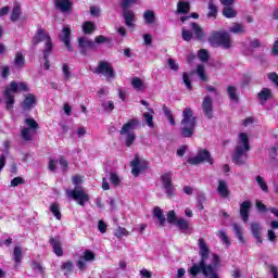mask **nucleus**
<instances>
[{"label": "nucleus", "instance_id": "6", "mask_svg": "<svg viewBox=\"0 0 278 278\" xmlns=\"http://www.w3.org/2000/svg\"><path fill=\"white\" fill-rule=\"evenodd\" d=\"M208 42L215 49L218 47L231 49V35L227 31H213L208 37Z\"/></svg>", "mask_w": 278, "mask_h": 278}, {"label": "nucleus", "instance_id": "59", "mask_svg": "<svg viewBox=\"0 0 278 278\" xmlns=\"http://www.w3.org/2000/svg\"><path fill=\"white\" fill-rule=\"evenodd\" d=\"M167 64L172 71H179V64L174 59H168Z\"/></svg>", "mask_w": 278, "mask_h": 278}, {"label": "nucleus", "instance_id": "57", "mask_svg": "<svg viewBox=\"0 0 278 278\" xmlns=\"http://www.w3.org/2000/svg\"><path fill=\"white\" fill-rule=\"evenodd\" d=\"M218 236L222 242H224V244H227V245L231 244V242L229 241V237H227V233L225 231L219 230Z\"/></svg>", "mask_w": 278, "mask_h": 278}, {"label": "nucleus", "instance_id": "11", "mask_svg": "<svg viewBox=\"0 0 278 278\" xmlns=\"http://www.w3.org/2000/svg\"><path fill=\"white\" fill-rule=\"evenodd\" d=\"M202 112L207 121H212V118H214V100H212V97H204L202 101Z\"/></svg>", "mask_w": 278, "mask_h": 278}, {"label": "nucleus", "instance_id": "20", "mask_svg": "<svg viewBox=\"0 0 278 278\" xmlns=\"http://www.w3.org/2000/svg\"><path fill=\"white\" fill-rule=\"evenodd\" d=\"M252 236L255 238L257 244H262V225L260 222H254L251 224Z\"/></svg>", "mask_w": 278, "mask_h": 278}, {"label": "nucleus", "instance_id": "36", "mask_svg": "<svg viewBox=\"0 0 278 278\" xmlns=\"http://www.w3.org/2000/svg\"><path fill=\"white\" fill-rule=\"evenodd\" d=\"M223 14L226 18H236V16H238V12L231 7H225L223 9Z\"/></svg>", "mask_w": 278, "mask_h": 278}, {"label": "nucleus", "instance_id": "60", "mask_svg": "<svg viewBox=\"0 0 278 278\" xmlns=\"http://www.w3.org/2000/svg\"><path fill=\"white\" fill-rule=\"evenodd\" d=\"M268 80L273 81V84H275L276 86H278V74L275 72H271L267 75Z\"/></svg>", "mask_w": 278, "mask_h": 278}, {"label": "nucleus", "instance_id": "40", "mask_svg": "<svg viewBox=\"0 0 278 278\" xmlns=\"http://www.w3.org/2000/svg\"><path fill=\"white\" fill-rule=\"evenodd\" d=\"M73 262L67 261L61 265V270H64V275H71L73 273Z\"/></svg>", "mask_w": 278, "mask_h": 278}, {"label": "nucleus", "instance_id": "5", "mask_svg": "<svg viewBox=\"0 0 278 278\" xmlns=\"http://www.w3.org/2000/svg\"><path fill=\"white\" fill-rule=\"evenodd\" d=\"M21 90H24V92H27L29 88L25 83H16L12 81L9 87L4 90V99L7 104V110L9 112H12V109L14 108V94L12 92H21Z\"/></svg>", "mask_w": 278, "mask_h": 278}, {"label": "nucleus", "instance_id": "44", "mask_svg": "<svg viewBox=\"0 0 278 278\" xmlns=\"http://www.w3.org/2000/svg\"><path fill=\"white\" fill-rule=\"evenodd\" d=\"M138 3V0H122L121 1V8L122 10H130L131 5H136Z\"/></svg>", "mask_w": 278, "mask_h": 278}, {"label": "nucleus", "instance_id": "39", "mask_svg": "<svg viewBox=\"0 0 278 278\" xmlns=\"http://www.w3.org/2000/svg\"><path fill=\"white\" fill-rule=\"evenodd\" d=\"M131 86L135 90H142L144 83L142 79H140V77H134L131 79Z\"/></svg>", "mask_w": 278, "mask_h": 278}, {"label": "nucleus", "instance_id": "45", "mask_svg": "<svg viewBox=\"0 0 278 278\" xmlns=\"http://www.w3.org/2000/svg\"><path fill=\"white\" fill-rule=\"evenodd\" d=\"M198 58L200 62H208L210 60V53L205 49H201L198 53Z\"/></svg>", "mask_w": 278, "mask_h": 278}, {"label": "nucleus", "instance_id": "13", "mask_svg": "<svg viewBox=\"0 0 278 278\" xmlns=\"http://www.w3.org/2000/svg\"><path fill=\"white\" fill-rule=\"evenodd\" d=\"M51 39V36H49V33L45 28H39L36 33L35 36L33 37V46L38 47L40 42H47L48 40Z\"/></svg>", "mask_w": 278, "mask_h": 278}, {"label": "nucleus", "instance_id": "19", "mask_svg": "<svg viewBox=\"0 0 278 278\" xmlns=\"http://www.w3.org/2000/svg\"><path fill=\"white\" fill-rule=\"evenodd\" d=\"M217 192L222 199H229V185H227V181L219 179L218 186H217Z\"/></svg>", "mask_w": 278, "mask_h": 278}, {"label": "nucleus", "instance_id": "43", "mask_svg": "<svg viewBox=\"0 0 278 278\" xmlns=\"http://www.w3.org/2000/svg\"><path fill=\"white\" fill-rule=\"evenodd\" d=\"M197 74H198V77H200V79L202 81H207V76L205 75V66L204 65H198L197 67Z\"/></svg>", "mask_w": 278, "mask_h": 278}, {"label": "nucleus", "instance_id": "28", "mask_svg": "<svg viewBox=\"0 0 278 278\" xmlns=\"http://www.w3.org/2000/svg\"><path fill=\"white\" fill-rule=\"evenodd\" d=\"M218 14V7H216V4H214V1H210L208 2V12L206 14L207 18H216Z\"/></svg>", "mask_w": 278, "mask_h": 278}, {"label": "nucleus", "instance_id": "15", "mask_svg": "<svg viewBox=\"0 0 278 278\" xmlns=\"http://www.w3.org/2000/svg\"><path fill=\"white\" fill-rule=\"evenodd\" d=\"M59 38L61 42H64L67 51L73 52V46H71V26L65 25Z\"/></svg>", "mask_w": 278, "mask_h": 278}, {"label": "nucleus", "instance_id": "31", "mask_svg": "<svg viewBox=\"0 0 278 278\" xmlns=\"http://www.w3.org/2000/svg\"><path fill=\"white\" fill-rule=\"evenodd\" d=\"M53 53V42L50 40L46 41L45 48H43V60H49V55Z\"/></svg>", "mask_w": 278, "mask_h": 278}, {"label": "nucleus", "instance_id": "4", "mask_svg": "<svg viewBox=\"0 0 278 278\" xmlns=\"http://www.w3.org/2000/svg\"><path fill=\"white\" fill-rule=\"evenodd\" d=\"M140 127V121L131 118L122 126L119 135L123 137L125 147H131L136 142V128Z\"/></svg>", "mask_w": 278, "mask_h": 278}, {"label": "nucleus", "instance_id": "62", "mask_svg": "<svg viewBox=\"0 0 278 278\" xmlns=\"http://www.w3.org/2000/svg\"><path fill=\"white\" fill-rule=\"evenodd\" d=\"M63 75L64 79H71V70H68V64H63Z\"/></svg>", "mask_w": 278, "mask_h": 278}, {"label": "nucleus", "instance_id": "16", "mask_svg": "<svg viewBox=\"0 0 278 278\" xmlns=\"http://www.w3.org/2000/svg\"><path fill=\"white\" fill-rule=\"evenodd\" d=\"M130 166L132 168L131 173L134 177H138V175H140V173L147 168V163L144 161H140V157L136 155Z\"/></svg>", "mask_w": 278, "mask_h": 278}, {"label": "nucleus", "instance_id": "54", "mask_svg": "<svg viewBox=\"0 0 278 278\" xmlns=\"http://www.w3.org/2000/svg\"><path fill=\"white\" fill-rule=\"evenodd\" d=\"M143 118L148 125V127L153 128L155 125L153 124V115L149 113H143Z\"/></svg>", "mask_w": 278, "mask_h": 278}, {"label": "nucleus", "instance_id": "47", "mask_svg": "<svg viewBox=\"0 0 278 278\" xmlns=\"http://www.w3.org/2000/svg\"><path fill=\"white\" fill-rule=\"evenodd\" d=\"M114 236H115V238H118V240H121V238H123V236H129V231H127V229H125L123 227H118L115 230Z\"/></svg>", "mask_w": 278, "mask_h": 278}, {"label": "nucleus", "instance_id": "25", "mask_svg": "<svg viewBox=\"0 0 278 278\" xmlns=\"http://www.w3.org/2000/svg\"><path fill=\"white\" fill-rule=\"evenodd\" d=\"M153 214H154L155 218H157V220L160 222V226L164 227V225L166 223V217H164V212L162 211V208L160 206H155Z\"/></svg>", "mask_w": 278, "mask_h": 278}, {"label": "nucleus", "instance_id": "53", "mask_svg": "<svg viewBox=\"0 0 278 278\" xmlns=\"http://www.w3.org/2000/svg\"><path fill=\"white\" fill-rule=\"evenodd\" d=\"M25 179L23 177H15L11 180V188H16V186H23Z\"/></svg>", "mask_w": 278, "mask_h": 278}, {"label": "nucleus", "instance_id": "46", "mask_svg": "<svg viewBox=\"0 0 278 278\" xmlns=\"http://www.w3.org/2000/svg\"><path fill=\"white\" fill-rule=\"evenodd\" d=\"M21 136L23 140H26V142H29L31 140V129L30 128H22Z\"/></svg>", "mask_w": 278, "mask_h": 278}, {"label": "nucleus", "instance_id": "3", "mask_svg": "<svg viewBox=\"0 0 278 278\" xmlns=\"http://www.w3.org/2000/svg\"><path fill=\"white\" fill-rule=\"evenodd\" d=\"M195 127L197 118L194 117V111L190 108H185L182 111V119L180 122V135L182 138H192V136H194Z\"/></svg>", "mask_w": 278, "mask_h": 278}, {"label": "nucleus", "instance_id": "33", "mask_svg": "<svg viewBox=\"0 0 278 278\" xmlns=\"http://www.w3.org/2000/svg\"><path fill=\"white\" fill-rule=\"evenodd\" d=\"M175 225L180 229V231H188V229H190V222L185 218L178 219Z\"/></svg>", "mask_w": 278, "mask_h": 278}, {"label": "nucleus", "instance_id": "61", "mask_svg": "<svg viewBox=\"0 0 278 278\" xmlns=\"http://www.w3.org/2000/svg\"><path fill=\"white\" fill-rule=\"evenodd\" d=\"M98 229H99L100 233H105V231H108V224H105V222H103V220H99Z\"/></svg>", "mask_w": 278, "mask_h": 278}, {"label": "nucleus", "instance_id": "34", "mask_svg": "<svg viewBox=\"0 0 278 278\" xmlns=\"http://www.w3.org/2000/svg\"><path fill=\"white\" fill-rule=\"evenodd\" d=\"M50 212L55 216L56 220H62V213H60V204L52 203L50 205Z\"/></svg>", "mask_w": 278, "mask_h": 278}, {"label": "nucleus", "instance_id": "12", "mask_svg": "<svg viewBox=\"0 0 278 278\" xmlns=\"http://www.w3.org/2000/svg\"><path fill=\"white\" fill-rule=\"evenodd\" d=\"M94 73H97V75H108L109 79H114V68L105 61L99 63Z\"/></svg>", "mask_w": 278, "mask_h": 278}, {"label": "nucleus", "instance_id": "49", "mask_svg": "<svg viewBox=\"0 0 278 278\" xmlns=\"http://www.w3.org/2000/svg\"><path fill=\"white\" fill-rule=\"evenodd\" d=\"M256 182L258 184L261 190H263V192H268V185H266V182L264 181V178H262V176H256Z\"/></svg>", "mask_w": 278, "mask_h": 278}, {"label": "nucleus", "instance_id": "48", "mask_svg": "<svg viewBox=\"0 0 278 278\" xmlns=\"http://www.w3.org/2000/svg\"><path fill=\"white\" fill-rule=\"evenodd\" d=\"M177 220V214L175 211H169L167 213V223H169V225H176Z\"/></svg>", "mask_w": 278, "mask_h": 278}, {"label": "nucleus", "instance_id": "23", "mask_svg": "<svg viewBox=\"0 0 278 278\" xmlns=\"http://www.w3.org/2000/svg\"><path fill=\"white\" fill-rule=\"evenodd\" d=\"M257 98L260 99L261 105H264L266 101L273 99V91L268 88H263L261 92H258Z\"/></svg>", "mask_w": 278, "mask_h": 278}, {"label": "nucleus", "instance_id": "64", "mask_svg": "<svg viewBox=\"0 0 278 278\" xmlns=\"http://www.w3.org/2000/svg\"><path fill=\"white\" fill-rule=\"evenodd\" d=\"M269 273H271L273 278H278V268L275 265H268Z\"/></svg>", "mask_w": 278, "mask_h": 278}, {"label": "nucleus", "instance_id": "9", "mask_svg": "<svg viewBox=\"0 0 278 278\" xmlns=\"http://www.w3.org/2000/svg\"><path fill=\"white\" fill-rule=\"evenodd\" d=\"M161 181L163 184V189L167 199H173L175 197V186H173V173L168 172L161 176Z\"/></svg>", "mask_w": 278, "mask_h": 278}, {"label": "nucleus", "instance_id": "26", "mask_svg": "<svg viewBox=\"0 0 278 278\" xmlns=\"http://www.w3.org/2000/svg\"><path fill=\"white\" fill-rule=\"evenodd\" d=\"M13 262H15V264L23 262V248H21V245L15 247L13 250Z\"/></svg>", "mask_w": 278, "mask_h": 278}, {"label": "nucleus", "instance_id": "2", "mask_svg": "<svg viewBox=\"0 0 278 278\" xmlns=\"http://www.w3.org/2000/svg\"><path fill=\"white\" fill-rule=\"evenodd\" d=\"M249 151H251L249 136L247 132H241L232 154V163L236 164V166H244V164H247V160H249V154H247Z\"/></svg>", "mask_w": 278, "mask_h": 278}, {"label": "nucleus", "instance_id": "8", "mask_svg": "<svg viewBox=\"0 0 278 278\" xmlns=\"http://www.w3.org/2000/svg\"><path fill=\"white\" fill-rule=\"evenodd\" d=\"M188 164L191 166H199V164H203V162H207V164H214V160L212 159V154L207 150H200L199 153L188 159Z\"/></svg>", "mask_w": 278, "mask_h": 278}, {"label": "nucleus", "instance_id": "51", "mask_svg": "<svg viewBox=\"0 0 278 278\" xmlns=\"http://www.w3.org/2000/svg\"><path fill=\"white\" fill-rule=\"evenodd\" d=\"M233 230L237 238L240 240V242H244V237L242 236V229H240V226L238 224H233Z\"/></svg>", "mask_w": 278, "mask_h": 278}, {"label": "nucleus", "instance_id": "17", "mask_svg": "<svg viewBox=\"0 0 278 278\" xmlns=\"http://www.w3.org/2000/svg\"><path fill=\"white\" fill-rule=\"evenodd\" d=\"M122 16L126 27H136V13L134 10H122Z\"/></svg>", "mask_w": 278, "mask_h": 278}, {"label": "nucleus", "instance_id": "24", "mask_svg": "<svg viewBox=\"0 0 278 278\" xmlns=\"http://www.w3.org/2000/svg\"><path fill=\"white\" fill-rule=\"evenodd\" d=\"M191 29L197 40H203V38L207 36L206 34H204L203 28H201V26H199V24L197 23H191Z\"/></svg>", "mask_w": 278, "mask_h": 278}, {"label": "nucleus", "instance_id": "21", "mask_svg": "<svg viewBox=\"0 0 278 278\" xmlns=\"http://www.w3.org/2000/svg\"><path fill=\"white\" fill-rule=\"evenodd\" d=\"M249 212H251V201H244L240 204V216L243 223H249Z\"/></svg>", "mask_w": 278, "mask_h": 278}, {"label": "nucleus", "instance_id": "50", "mask_svg": "<svg viewBox=\"0 0 278 278\" xmlns=\"http://www.w3.org/2000/svg\"><path fill=\"white\" fill-rule=\"evenodd\" d=\"M93 42L99 47V45H104V42H110V38L99 35L94 38Z\"/></svg>", "mask_w": 278, "mask_h": 278}, {"label": "nucleus", "instance_id": "52", "mask_svg": "<svg viewBox=\"0 0 278 278\" xmlns=\"http://www.w3.org/2000/svg\"><path fill=\"white\" fill-rule=\"evenodd\" d=\"M182 81L187 89L192 90V83L190 80V76H188V73L182 74Z\"/></svg>", "mask_w": 278, "mask_h": 278}, {"label": "nucleus", "instance_id": "1", "mask_svg": "<svg viewBox=\"0 0 278 278\" xmlns=\"http://www.w3.org/2000/svg\"><path fill=\"white\" fill-rule=\"evenodd\" d=\"M198 244L201 260L199 264L193 263L191 265V267L188 269L189 275L191 277H197L200 273H202L204 277L220 278L218 276V271H216V268L220 266V256H218V254H213V264H206L205 262H207V258L210 257V248L203 238L198 240Z\"/></svg>", "mask_w": 278, "mask_h": 278}, {"label": "nucleus", "instance_id": "35", "mask_svg": "<svg viewBox=\"0 0 278 278\" xmlns=\"http://www.w3.org/2000/svg\"><path fill=\"white\" fill-rule=\"evenodd\" d=\"M230 34H244L247 30L244 29V25L240 23H235L229 28Z\"/></svg>", "mask_w": 278, "mask_h": 278}, {"label": "nucleus", "instance_id": "32", "mask_svg": "<svg viewBox=\"0 0 278 278\" xmlns=\"http://www.w3.org/2000/svg\"><path fill=\"white\" fill-rule=\"evenodd\" d=\"M143 20L146 21L147 25H153L155 23V13L151 10H148L143 13Z\"/></svg>", "mask_w": 278, "mask_h": 278}, {"label": "nucleus", "instance_id": "27", "mask_svg": "<svg viewBox=\"0 0 278 278\" xmlns=\"http://www.w3.org/2000/svg\"><path fill=\"white\" fill-rule=\"evenodd\" d=\"M20 17H21V3L15 2L11 13V21L13 23H16V21H18Z\"/></svg>", "mask_w": 278, "mask_h": 278}, {"label": "nucleus", "instance_id": "18", "mask_svg": "<svg viewBox=\"0 0 278 278\" xmlns=\"http://www.w3.org/2000/svg\"><path fill=\"white\" fill-rule=\"evenodd\" d=\"M49 243L51 244L53 252L55 255H58V257H62V255H64V250L62 249V241L60 240V237H51Z\"/></svg>", "mask_w": 278, "mask_h": 278}, {"label": "nucleus", "instance_id": "38", "mask_svg": "<svg viewBox=\"0 0 278 278\" xmlns=\"http://www.w3.org/2000/svg\"><path fill=\"white\" fill-rule=\"evenodd\" d=\"M94 27L96 25L93 24V22H85L83 24V31L84 34L90 35L92 34V31H94Z\"/></svg>", "mask_w": 278, "mask_h": 278}, {"label": "nucleus", "instance_id": "14", "mask_svg": "<svg viewBox=\"0 0 278 278\" xmlns=\"http://www.w3.org/2000/svg\"><path fill=\"white\" fill-rule=\"evenodd\" d=\"M36 96L34 93H28L25 96L24 101L21 103L22 110L24 112H30V110H34V108L37 105Z\"/></svg>", "mask_w": 278, "mask_h": 278}, {"label": "nucleus", "instance_id": "55", "mask_svg": "<svg viewBox=\"0 0 278 278\" xmlns=\"http://www.w3.org/2000/svg\"><path fill=\"white\" fill-rule=\"evenodd\" d=\"M85 262H92L94 260V253H92L90 250H86L84 252V256H81Z\"/></svg>", "mask_w": 278, "mask_h": 278}, {"label": "nucleus", "instance_id": "29", "mask_svg": "<svg viewBox=\"0 0 278 278\" xmlns=\"http://www.w3.org/2000/svg\"><path fill=\"white\" fill-rule=\"evenodd\" d=\"M226 90L228 92V97H229L230 101H235L236 103H238V101H239L238 88H236L233 86H228Z\"/></svg>", "mask_w": 278, "mask_h": 278}, {"label": "nucleus", "instance_id": "37", "mask_svg": "<svg viewBox=\"0 0 278 278\" xmlns=\"http://www.w3.org/2000/svg\"><path fill=\"white\" fill-rule=\"evenodd\" d=\"M14 64L18 68H23V66H25V56H23V52H16Z\"/></svg>", "mask_w": 278, "mask_h": 278}, {"label": "nucleus", "instance_id": "58", "mask_svg": "<svg viewBox=\"0 0 278 278\" xmlns=\"http://www.w3.org/2000/svg\"><path fill=\"white\" fill-rule=\"evenodd\" d=\"M182 40L186 42H190L192 40V33L190 30H187L186 28H182Z\"/></svg>", "mask_w": 278, "mask_h": 278}, {"label": "nucleus", "instance_id": "42", "mask_svg": "<svg viewBox=\"0 0 278 278\" xmlns=\"http://www.w3.org/2000/svg\"><path fill=\"white\" fill-rule=\"evenodd\" d=\"M112 186L118 187L121 186V177H118V174L111 172L109 177Z\"/></svg>", "mask_w": 278, "mask_h": 278}, {"label": "nucleus", "instance_id": "7", "mask_svg": "<svg viewBox=\"0 0 278 278\" xmlns=\"http://www.w3.org/2000/svg\"><path fill=\"white\" fill-rule=\"evenodd\" d=\"M66 194L70 199L77 201L78 205H81L83 207L90 201V197L86 193L84 187H75L73 190H67Z\"/></svg>", "mask_w": 278, "mask_h": 278}, {"label": "nucleus", "instance_id": "41", "mask_svg": "<svg viewBox=\"0 0 278 278\" xmlns=\"http://www.w3.org/2000/svg\"><path fill=\"white\" fill-rule=\"evenodd\" d=\"M269 157L270 162L274 166H278V154H277V148H271L269 151Z\"/></svg>", "mask_w": 278, "mask_h": 278}, {"label": "nucleus", "instance_id": "22", "mask_svg": "<svg viewBox=\"0 0 278 278\" xmlns=\"http://www.w3.org/2000/svg\"><path fill=\"white\" fill-rule=\"evenodd\" d=\"M54 5L63 13L71 12V10H73V4H71L70 0H55Z\"/></svg>", "mask_w": 278, "mask_h": 278}, {"label": "nucleus", "instance_id": "63", "mask_svg": "<svg viewBox=\"0 0 278 278\" xmlns=\"http://www.w3.org/2000/svg\"><path fill=\"white\" fill-rule=\"evenodd\" d=\"M143 40H144V45L147 47H150V45L153 42V37L151 36V34H146L143 35Z\"/></svg>", "mask_w": 278, "mask_h": 278}, {"label": "nucleus", "instance_id": "30", "mask_svg": "<svg viewBox=\"0 0 278 278\" xmlns=\"http://www.w3.org/2000/svg\"><path fill=\"white\" fill-rule=\"evenodd\" d=\"M190 12V3L185 1H179L177 3V13L178 14H188Z\"/></svg>", "mask_w": 278, "mask_h": 278}, {"label": "nucleus", "instance_id": "10", "mask_svg": "<svg viewBox=\"0 0 278 278\" xmlns=\"http://www.w3.org/2000/svg\"><path fill=\"white\" fill-rule=\"evenodd\" d=\"M78 48L81 55H88L89 51H98L99 46L94 42V40L89 39L88 37L78 38Z\"/></svg>", "mask_w": 278, "mask_h": 278}, {"label": "nucleus", "instance_id": "56", "mask_svg": "<svg viewBox=\"0 0 278 278\" xmlns=\"http://www.w3.org/2000/svg\"><path fill=\"white\" fill-rule=\"evenodd\" d=\"M25 124L29 127V129H36L38 127V122L34 118H26Z\"/></svg>", "mask_w": 278, "mask_h": 278}]
</instances>
